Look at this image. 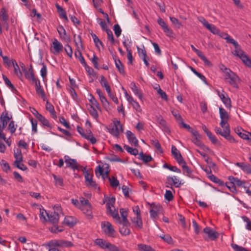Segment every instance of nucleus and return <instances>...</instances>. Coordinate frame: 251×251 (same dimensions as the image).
<instances>
[{"label": "nucleus", "instance_id": "c756f323", "mask_svg": "<svg viewBox=\"0 0 251 251\" xmlns=\"http://www.w3.org/2000/svg\"><path fill=\"white\" fill-rule=\"evenodd\" d=\"M167 180L169 181H172L173 184L176 187H179L184 183V182H182L181 180H180L179 178L176 176H169L167 178Z\"/></svg>", "mask_w": 251, "mask_h": 251}, {"label": "nucleus", "instance_id": "dca6fc26", "mask_svg": "<svg viewBox=\"0 0 251 251\" xmlns=\"http://www.w3.org/2000/svg\"><path fill=\"white\" fill-rule=\"evenodd\" d=\"M203 232L207 235L206 240H215L219 237V233L210 227H206L203 229Z\"/></svg>", "mask_w": 251, "mask_h": 251}, {"label": "nucleus", "instance_id": "f704fd0d", "mask_svg": "<svg viewBox=\"0 0 251 251\" xmlns=\"http://www.w3.org/2000/svg\"><path fill=\"white\" fill-rule=\"evenodd\" d=\"M106 202V209H110L114 206L115 202V198L114 197H106L105 198V201L103 203Z\"/></svg>", "mask_w": 251, "mask_h": 251}, {"label": "nucleus", "instance_id": "4d7b16f0", "mask_svg": "<svg viewBox=\"0 0 251 251\" xmlns=\"http://www.w3.org/2000/svg\"><path fill=\"white\" fill-rule=\"evenodd\" d=\"M163 167L164 168H166L168 169L169 170H170L171 171H173V172H176V173H181L180 170L179 169L177 168L176 166L168 165L167 164H165L163 165Z\"/></svg>", "mask_w": 251, "mask_h": 251}, {"label": "nucleus", "instance_id": "3c124183", "mask_svg": "<svg viewBox=\"0 0 251 251\" xmlns=\"http://www.w3.org/2000/svg\"><path fill=\"white\" fill-rule=\"evenodd\" d=\"M124 147V149L128 152H129L131 154H132L134 155H136L138 154V151L136 149L130 147L128 145H125Z\"/></svg>", "mask_w": 251, "mask_h": 251}, {"label": "nucleus", "instance_id": "7ed1b4c3", "mask_svg": "<svg viewBox=\"0 0 251 251\" xmlns=\"http://www.w3.org/2000/svg\"><path fill=\"white\" fill-rule=\"evenodd\" d=\"M73 246V244L71 242L64 240H52L47 244L49 251H61L59 248L70 247Z\"/></svg>", "mask_w": 251, "mask_h": 251}, {"label": "nucleus", "instance_id": "2f4dec72", "mask_svg": "<svg viewBox=\"0 0 251 251\" xmlns=\"http://www.w3.org/2000/svg\"><path fill=\"white\" fill-rule=\"evenodd\" d=\"M55 6L59 13L60 17L68 22V19L66 11L57 3L55 4Z\"/></svg>", "mask_w": 251, "mask_h": 251}, {"label": "nucleus", "instance_id": "6ab92c4d", "mask_svg": "<svg viewBox=\"0 0 251 251\" xmlns=\"http://www.w3.org/2000/svg\"><path fill=\"white\" fill-rule=\"evenodd\" d=\"M126 135L128 142L134 146L135 147L138 146V140L136 138L134 134H133L131 131L127 130L126 132Z\"/></svg>", "mask_w": 251, "mask_h": 251}, {"label": "nucleus", "instance_id": "680f3d73", "mask_svg": "<svg viewBox=\"0 0 251 251\" xmlns=\"http://www.w3.org/2000/svg\"><path fill=\"white\" fill-rule=\"evenodd\" d=\"M89 101L91 102L92 105L94 106H95L97 109L100 110V107L99 103L97 100L92 95H91V98L89 99Z\"/></svg>", "mask_w": 251, "mask_h": 251}, {"label": "nucleus", "instance_id": "6e6d98bb", "mask_svg": "<svg viewBox=\"0 0 251 251\" xmlns=\"http://www.w3.org/2000/svg\"><path fill=\"white\" fill-rule=\"evenodd\" d=\"M17 127V125L15 124V123L13 121H11L8 125V128L10 130V132L11 134L14 133Z\"/></svg>", "mask_w": 251, "mask_h": 251}, {"label": "nucleus", "instance_id": "72a5a7b5", "mask_svg": "<svg viewBox=\"0 0 251 251\" xmlns=\"http://www.w3.org/2000/svg\"><path fill=\"white\" fill-rule=\"evenodd\" d=\"M12 65L14 67V73L17 77L21 78L23 76V74L20 70V67L15 60H12Z\"/></svg>", "mask_w": 251, "mask_h": 251}, {"label": "nucleus", "instance_id": "a19ab883", "mask_svg": "<svg viewBox=\"0 0 251 251\" xmlns=\"http://www.w3.org/2000/svg\"><path fill=\"white\" fill-rule=\"evenodd\" d=\"M208 177L210 180L218 184L219 186H223L224 185V182L214 175H210L208 176Z\"/></svg>", "mask_w": 251, "mask_h": 251}, {"label": "nucleus", "instance_id": "ea45409f", "mask_svg": "<svg viewBox=\"0 0 251 251\" xmlns=\"http://www.w3.org/2000/svg\"><path fill=\"white\" fill-rule=\"evenodd\" d=\"M14 155L15 158L14 162H17V161L22 162L23 156L21 151L19 149H16V150H14Z\"/></svg>", "mask_w": 251, "mask_h": 251}, {"label": "nucleus", "instance_id": "f257e3e1", "mask_svg": "<svg viewBox=\"0 0 251 251\" xmlns=\"http://www.w3.org/2000/svg\"><path fill=\"white\" fill-rule=\"evenodd\" d=\"M219 114L221 119L220 125L223 130L220 127H216L214 129L216 133L220 134L230 143H235L236 140L230 135V126L228 123V121L229 119V114L223 107L219 108Z\"/></svg>", "mask_w": 251, "mask_h": 251}, {"label": "nucleus", "instance_id": "49530a36", "mask_svg": "<svg viewBox=\"0 0 251 251\" xmlns=\"http://www.w3.org/2000/svg\"><path fill=\"white\" fill-rule=\"evenodd\" d=\"M2 78L5 83V84L12 91H14L16 90L15 87L12 84L10 80L8 79V78L5 75H2Z\"/></svg>", "mask_w": 251, "mask_h": 251}, {"label": "nucleus", "instance_id": "a211bd4d", "mask_svg": "<svg viewBox=\"0 0 251 251\" xmlns=\"http://www.w3.org/2000/svg\"><path fill=\"white\" fill-rule=\"evenodd\" d=\"M190 132L195 137L193 139H192L193 143L198 147H202L203 146V144L201 141V136L199 134L198 131L196 130H191Z\"/></svg>", "mask_w": 251, "mask_h": 251}, {"label": "nucleus", "instance_id": "de8ad7c7", "mask_svg": "<svg viewBox=\"0 0 251 251\" xmlns=\"http://www.w3.org/2000/svg\"><path fill=\"white\" fill-rule=\"evenodd\" d=\"M53 177L55 181V184L57 187H61L63 186V180L61 177L53 175Z\"/></svg>", "mask_w": 251, "mask_h": 251}, {"label": "nucleus", "instance_id": "603ef678", "mask_svg": "<svg viewBox=\"0 0 251 251\" xmlns=\"http://www.w3.org/2000/svg\"><path fill=\"white\" fill-rule=\"evenodd\" d=\"M191 70L193 72V73L195 74L198 77H199L203 82H204L205 84H207L206 77L201 73L198 72L193 67H190Z\"/></svg>", "mask_w": 251, "mask_h": 251}, {"label": "nucleus", "instance_id": "052dcab7", "mask_svg": "<svg viewBox=\"0 0 251 251\" xmlns=\"http://www.w3.org/2000/svg\"><path fill=\"white\" fill-rule=\"evenodd\" d=\"M171 112L178 123L182 120L181 115L179 114L177 110L173 109L172 110Z\"/></svg>", "mask_w": 251, "mask_h": 251}, {"label": "nucleus", "instance_id": "2eb2a0df", "mask_svg": "<svg viewBox=\"0 0 251 251\" xmlns=\"http://www.w3.org/2000/svg\"><path fill=\"white\" fill-rule=\"evenodd\" d=\"M217 94L218 96L220 97V99L222 101V102L224 103L225 106L227 108H230L231 107V102L230 99L228 97L227 94L225 93L224 91H222V92H220V91H217Z\"/></svg>", "mask_w": 251, "mask_h": 251}, {"label": "nucleus", "instance_id": "bf43d9fd", "mask_svg": "<svg viewBox=\"0 0 251 251\" xmlns=\"http://www.w3.org/2000/svg\"><path fill=\"white\" fill-rule=\"evenodd\" d=\"M160 237L169 244L173 243V239L172 237L168 234L161 235L160 236Z\"/></svg>", "mask_w": 251, "mask_h": 251}, {"label": "nucleus", "instance_id": "774afa93", "mask_svg": "<svg viewBox=\"0 0 251 251\" xmlns=\"http://www.w3.org/2000/svg\"><path fill=\"white\" fill-rule=\"evenodd\" d=\"M231 246L234 251H248L246 248L235 244H232Z\"/></svg>", "mask_w": 251, "mask_h": 251}, {"label": "nucleus", "instance_id": "9b49d317", "mask_svg": "<svg viewBox=\"0 0 251 251\" xmlns=\"http://www.w3.org/2000/svg\"><path fill=\"white\" fill-rule=\"evenodd\" d=\"M101 227L102 232L110 237H114L115 230L112 225L108 221H103L101 223Z\"/></svg>", "mask_w": 251, "mask_h": 251}, {"label": "nucleus", "instance_id": "412c9836", "mask_svg": "<svg viewBox=\"0 0 251 251\" xmlns=\"http://www.w3.org/2000/svg\"><path fill=\"white\" fill-rule=\"evenodd\" d=\"M64 159L68 167L74 170L78 169L77 163L75 160L71 159L68 155L64 156Z\"/></svg>", "mask_w": 251, "mask_h": 251}, {"label": "nucleus", "instance_id": "37998d69", "mask_svg": "<svg viewBox=\"0 0 251 251\" xmlns=\"http://www.w3.org/2000/svg\"><path fill=\"white\" fill-rule=\"evenodd\" d=\"M239 137L249 143L251 142V133L245 130L242 134H240Z\"/></svg>", "mask_w": 251, "mask_h": 251}, {"label": "nucleus", "instance_id": "864d4df0", "mask_svg": "<svg viewBox=\"0 0 251 251\" xmlns=\"http://www.w3.org/2000/svg\"><path fill=\"white\" fill-rule=\"evenodd\" d=\"M48 214H49V213H47L46 210H45L44 209H40V218L42 222H45L47 221L46 216H48Z\"/></svg>", "mask_w": 251, "mask_h": 251}, {"label": "nucleus", "instance_id": "aec40b11", "mask_svg": "<svg viewBox=\"0 0 251 251\" xmlns=\"http://www.w3.org/2000/svg\"><path fill=\"white\" fill-rule=\"evenodd\" d=\"M217 35H219L220 37L226 40V41L227 43L232 44L234 46V48H235L239 44L236 41L231 38L230 36L226 33L220 32L219 31V33H218Z\"/></svg>", "mask_w": 251, "mask_h": 251}, {"label": "nucleus", "instance_id": "338daca9", "mask_svg": "<svg viewBox=\"0 0 251 251\" xmlns=\"http://www.w3.org/2000/svg\"><path fill=\"white\" fill-rule=\"evenodd\" d=\"M242 218L247 223L246 228L251 231V221L250 219L246 216H243Z\"/></svg>", "mask_w": 251, "mask_h": 251}, {"label": "nucleus", "instance_id": "4be33fe9", "mask_svg": "<svg viewBox=\"0 0 251 251\" xmlns=\"http://www.w3.org/2000/svg\"><path fill=\"white\" fill-rule=\"evenodd\" d=\"M171 151L173 155L174 156V158L176 160L178 164L184 161V159H183L182 156L181 155L179 151L177 149V148L175 146H172Z\"/></svg>", "mask_w": 251, "mask_h": 251}, {"label": "nucleus", "instance_id": "473e14b6", "mask_svg": "<svg viewBox=\"0 0 251 251\" xmlns=\"http://www.w3.org/2000/svg\"><path fill=\"white\" fill-rule=\"evenodd\" d=\"M137 249L139 251H154L151 246L141 243L137 245Z\"/></svg>", "mask_w": 251, "mask_h": 251}, {"label": "nucleus", "instance_id": "7c9ffc66", "mask_svg": "<svg viewBox=\"0 0 251 251\" xmlns=\"http://www.w3.org/2000/svg\"><path fill=\"white\" fill-rule=\"evenodd\" d=\"M119 231L120 233L124 236H128L130 233V230L129 228L130 225H120Z\"/></svg>", "mask_w": 251, "mask_h": 251}, {"label": "nucleus", "instance_id": "09e8293b", "mask_svg": "<svg viewBox=\"0 0 251 251\" xmlns=\"http://www.w3.org/2000/svg\"><path fill=\"white\" fill-rule=\"evenodd\" d=\"M151 144L152 146L158 150V151H159L160 153L163 152V150L162 149L161 145L157 140H151Z\"/></svg>", "mask_w": 251, "mask_h": 251}, {"label": "nucleus", "instance_id": "0e129e2a", "mask_svg": "<svg viewBox=\"0 0 251 251\" xmlns=\"http://www.w3.org/2000/svg\"><path fill=\"white\" fill-rule=\"evenodd\" d=\"M57 31L60 37L65 38V36L66 35V31L62 25H59L57 27Z\"/></svg>", "mask_w": 251, "mask_h": 251}, {"label": "nucleus", "instance_id": "1a4fd4ad", "mask_svg": "<svg viewBox=\"0 0 251 251\" xmlns=\"http://www.w3.org/2000/svg\"><path fill=\"white\" fill-rule=\"evenodd\" d=\"M77 131L82 137L88 140L92 144L96 143L97 139L90 129L87 130L85 132L82 127L77 126Z\"/></svg>", "mask_w": 251, "mask_h": 251}, {"label": "nucleus", "instance_id": "393cba45", "mask_svg": "<svg viewBox=\"0 0 251 251\" xmlns=\"http://www.w3.org/2000/svg\"><path fill=\"white\" fill-rule=\"evenodd\" d=\"M101 86L104 88L106 92L107 93H110V91H111L110 86L108 83V81L106 79V78L102 75L100 76V79L99 80Z\"/></svg>", "mask_w": 251, "mask_h": 251}, {"label": "nucleus", "instance_id": "c9c22d12", "mask_svg": "<svg viewBox=\"0 0 251 251\" xmlns=\"http://www.w3.org/2000/svg\"><path fill=\"white\" fill-rule=\"evenodd\" d=\"M179 164L181 166L184 175L189 176L192 174V170L188 167L184 160Z\"/></svg>", "mask_w": 251, "mask_h": 251}, {"label": "nucleus", "instance_id": "e2e57ef3", "mask_svg": "<svg viewBox=\"0 0 251 251\" xmlns=\"http://www.w3.org/2000/svg\"><path fill=\"white\" fill-rule=\"evenodd\" d=\"M157 122L165 129H168V128L167 126L166 122L164 120L162 116H160L157 118Z\"/></svg>", "mask_w": 251, "mask_h": 251}, {"label": "nucleus", "instance_id": "4c0bfd02", "mask_svg": "<svg viewBox=\"0 0 251 251\" xmlns=\"http://www.w3.org/2000/svg\"><path fill=\"white\" fill-rule=\"evenodd\" d=\"M115 64L116 68L118 70L119 73L121 74H125V70L124 66L121 61L119 59H116V57L114 58Z\"/></svg>", "mask_w": 251, "mask_h": 251}, {"label": "nucleus", "instance_id": "39448f33", "mask_svg": "<svg viewBox=\"0 0 251 251\" xmlns=\"http://www.w3.org/2000/svg\"><path fill=\"white\" fill-rule=\"evenodd\" d=\"M232 53L234 55L240 58L246 66L251 68V59L245 53L239 44L235 48V50Z\"/></svg>", "mask_w": 251, "mask_h": 251}, {"label": "nucleus", "instance_id": "c85d7f7f", "mask_svg": "<svg viewBox=\"0 0 251 251\" xmlns=\"http://www.w3.org/2000/svg\"><path fill=\"white\" fill-rule=\"evenodd\" d=\"M46 100V108L50 113L52 118L54 119H56L57 116L56 112L54 110V106L50 103L49 102L48 100Z\"/></svg>", "mask_w": 251, "mask_h": 251}, {"label": "nucleus", "instance_id": "cd10ccee", "mask_svg": "<svg viewBox=\"0 0 251 251\" xmlns=\"http://www.w3.org/2000/svg\"><path fill=\"white\" fill-rule=\"evenodd\" d=\"M130 87L134 94L137 96L140 100H141L143 98L142 93L141 91L138 89L135 83L132 82L130 84Z\"/></svg>", "mask_w": 251, "mask_h": 251}, {"label": "nucleus", "instance_id": "0eeeda50", "mask_svg": "<svg viewBox=\"0 0 251 251\" xmlns=\"http://www.w3.org/2000/svg\"><path fill=\"white\" fill-rule=\"evenodd\" d=\"M85 177V182L86 186L89 188L96 189L97 187V184L93 179V171L92 170H88L86 168L82 170Z\"/></svg>", "mask_w": 251, "mask_h": 251}, {"label": "nucleus", "instance_id": "ddd939ff", "mask_svg": "<svg viewBox=\"0 0 251 251\" xmlns=\"http://www.w3.org/2000/svg\"><path fill=\"white\" fill-rule=\"evenodd\" d=\"M198 19L207 29L213 34L217 35L219 33V28L214 25L209 24L203 17H199Z\"/></svg>", "mask_w": 251, "mask_h": 251}, {"label": "nucleus", "instance_id": "69168bd1", "mask_svg": "<svg viewBox=\"0 0 251 251\" xmlns=\"http://www.w3.org/2000/svg\"><path fill=\"white\" fill-rule=\"evenodd\" d=\"M140 156L141 159L145 163L149 162L152 159L151 155H146L143 152L140 153Z\"/></svg>", "mask_w": 251, "mask_h": 251}, {"label": "nucleus", "instance_id": "13d9d810", "mask_svg": "<svg viewBox=\"0 0 251 251\" xmlns=\"http://www.w3.org/2000/svg\"><path fill=\"white\" fill-rule=\"evenodd\" d=\"M122 90L124 91V94L125 97L128 102L132 104L133 103V101H135L136 100L133 99L132 96H130L127 92L126 89H125L123 87H122Z\"/></svg>", "mask_w": 251, "mask_h": 251}, {"label": "nucleus", "instance_id": "b1692460", "mask_svg": "<svg viewBox=\"0 0 251 251\" xmlns=\"http://www.w3.org/2000/svg\"><path fill=\"white\" fill-rule=\"evenodd\" d=\"M25 76L28 80H29L32 83H37V81L40 80L36 78L33 72L32 69H29L28 71L25 73Z\"/></svg>", "mask_w": 251, "mask_h": 251}, {"label": "nucleus", "instance_id": "423d86ee", "mask_svg": "<svg viewBox=\"0 0 251 251\" xmlns=\"http://www.w3.org/2000/svg\"><path fill=\"white\" fill-rule=\"evenodd\" d=\"M94 243L96 245L104 250L119 251V249L118 247L103 239L98 238L94 241Z\"/></svg>", "mask_w": 251, "mask_h": 251}, {"label": "nucleus", "instance_id": "c03bdc74", "mask_svg": "<svg viewBox=\"0 0 251 251\" xmlns=\"http://www.w3.org/2000/svg\"><path fill=\"white\" fill-rule=\"evenodd\" d=\"M107 210L109 212V214L111 215V216L115 220H119V215L118 211L114 207L111 208L110 209H107Z\"/></svg>", "mask_w": 251, "mask_h": 251}, {"label": "nucleus", "instance_id": "a18cd8bd", "mask_svg": "<svg viewBox=\"0 0 251 251\" xmlns=\"http://www.w3.org/2000/svg\"><path fill=\"white\" fill-rule=\"evenodd\" d=\"M64 223L69 226H73L76 224L75 221L71 216L66 217L64 219Z\"/></svg>", "mask_w": 251, "mask_h": 251}, {"label": "nucleus", "instance_id": "e433bc0d", "mask_svg": "<svg viewBox=\"0 0 251 251\" xmlns=\"http://www.w3.org/2000/svg\"><path fill=\"white\" fill-rule=\"evenodd\" d=\"M0 18L2 21L6 22L8 19L7 10L4 7L1 8L0 10Z\"/></svg>", "mask_w": 251, "mask_h": 251}, {"label": "nucleus", "instance_id": "8fccbe9b", "mask_svg": "<svg viewBox=\"0 0 251 251\" xmlns=\"http://www.w3.org/2000/svg\"><path fill=\"white\" fill-rule=\"evenodd\" d=\"M75 57L78 59V60L82 65H86V62L84 59V58L83 57L81 52L80 51L77 50L75 51Z\"/></svg>", "mask_w": 251, "mask_h": 251}, {"label": "nucleus", "instance_id": "f8f14e48", "mask_svg": "<svg viewBox=\"0 0 251 251\" xmlns=\"http://www.w3.org/2000/svg\"><path fill=\"white\" fill-rule=\"evenodd\" d=\"M10 121V118L8 116L7 113L4 114L2 113L0 117V138L5 140L6 137L3 132V130L6 127V125Z\"/></svg>", "mask_w": 251, "mask_h": 251}, {"label": "nucleus", "instance_id": "9d476101", "mask_svg": "<svg viewBox=\"0 0 251 251\" xmlns=\"http://www.w3.org/2000/svg\"><path fill=\"white\" fill-rule=\"evenodd\" d=\"M230 183L233 184L237 185L238 187H243L245 189V192L248 196H251V190L249 189V187L245 186V181L241 180L237 177H235L233 176H229L228 177Z\"/></svg>", "mask_w": 251, "mask_h": 251}, {"label": "nucleus", "instance_id": "4468645a", "mask_svg": "<svg viewBox=\"0 0 251 251\" xmlns=\"http://www.w3.org/2000/svg\"><path fill=\"white\" fill-rule=\"evenodd\" d=\"M157 23L159 25L162 27L164 32L168 37H171L173 36L174 32L173 30L168 27L167 24L165 21L161 18L157 19Z\"/></svg>", "mask_w": 251, "mask_h": 251}, {"label": "nucleus", "instance_id": "f03ea898", "mask_svg": "<svg viewBox=\"0 0 251 251\" xmlns=\"http://www.w3.org/2000/svg\"><path fill=\"white\" fill-rule=\"evenodd\" d=\"M219 68L224 73L223 76L225 82L234 88H237V83L239 81V77L229 68H227L223 64L219 65Z\"/></svg>", "mask_w": 251, "mask_h": 251}, {"label": "nucleus", "instance_id": "a878e982", "mask_svg": "<svg viewBox=\"0 0 251 251\" xmlns=\"http://www.w3.org/2000/svg\"><path fill=\"white\" fill-rule=\"evenodd\" d=\"M79 209L88 218H91L92 217V206L91 204H87L83 207L81 206Z\"/></svg>", "mask_w": 251, "mask_h": 251}, {"label": "nucleus", "instance_id": "5fc2aeb1", "mask_svg": "<svg viewBox=\"0 0 251 251\" xmlns=\"http://www.w3.org/2000/svg\"><path fill=\"white\" fill-rule=\"evenodd\" d=\"M109 181L111 186L113 188L117 187L119 184V181L114 176H112L111 178L109 177Z\"/></svg>", "mask_w": 251, "mask_h": 251}, {"label": "nucleus", "instance_id": "79ce46f5", "mask_svg": "<svg viewBox=\"0 0 251 251\" xmlns=\"http://www.w3.org/2000/svg\"><path fill=\"white\" fill-rule=\"evenodd\" d=\"M89 112L91 116L96 121H98L99 119V114L93 105L90 106Z\"/></svg>", "mask_w": 251, "mask_h": 251}, {"label": "nucleus", "instance_id": "6e6552de", "mask_svg": "<svg viewBox=\"0 0 251 251\" xmlns=\"http://www.w3.org/2000/svg\"><path fill=\"white\" fill-rule=\"evenodd\" d=\"M48 218L49 221L54 225V226L50 228L51 232H61L63 230L62 229H58V227L55 226V225L58 223L59 220V214L58 213L55 211L49 213V214H48Z\"/></svg>", "mask_w": 251, "mask_h": 251}, {"label": "nucleus", "instance_id": "bb28decb", "mask_svg": "<svg viewBox=\"0 0 251 251\" xmlns=\"http://www.w3.org/2000/svg\"><path fill=\"white\" fill-rule=\"evenodd\" d=\"M132 223L133 226L138 228H142L143 226V223L141 216H137L131 219Z\"/></svg>", "mask_w": 251, "mask_h": 251}, {"label": "nucleus", "instance_id": "f3484780", "mask_svg": "<svg viewBox=\"0 0 251 251\" xmlns=\"http://www.w3.org/2000/svg\"><path fill=\"white\" fill-rule=\"evenodd\" d=\"M51 47L52 49H51V51L54 54H58L62 50L63 48L62 44L56 39H54Z\"/></svg>", "mask_w": 251, "mask_h": 251}, {"label": "nucleus", "instance_id": "20e7f679", "mask_svg": "<svg viewBox=\"0 0 251 251\" xmlns=\"http://www.w3.org/2000/svg\"><path fill=\"white\" fill-rule=\"evenodd\" d=\"M108 132L113 137L118 138L124 129L120 121L114 120L107 127Z\"/></svg>", "mask_w": 251, "mask_h": 251}, {"label": "nucleus", "instance_id": "58836bf2", "mask_svg": "<svg viewBox=\"0 0 251 251\" xmlns=\"http://www.w3.org/2000/svg\"><path fill=\"white\" fill-rule=\"evenodd\" d=\"M37 119L41 122L43 126H47L50 128H52L51 124L49 122V120L42 115H41Z\"/></svg>", "mask_w": 251, "mask_h": 251}, {"label": "nucleus", "instance_id": "5701e85b", "mask_svg": "<svg viewBox=\"0 0 251 251\" xmlns=\"http://www.w3.org/2000/svg\"><path fill=\"white\" fill-rule=\"evenodd\" d=\"M35 90L37 94L44 101L46 100V97L45 92L43 88H42L40 81H37V83L35 84Z\"/></svg>", "mask_w": 251, "mask_h": 251}]
</instances>
